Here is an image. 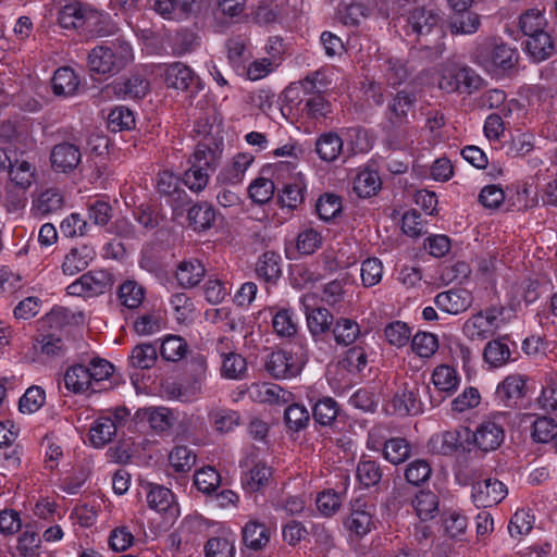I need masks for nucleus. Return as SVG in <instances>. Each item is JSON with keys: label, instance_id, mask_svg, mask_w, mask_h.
Masks as SVG:
<instances>
[{"label": "nucleus", "instance_id": "nucleus-1", "mask_svg": "<svg viewBox=\"0 0 557 557\" xmlns=\"http://www.w3.org/2000/svg\"><path fill=\"white\" fill-rule=\"evenodd\" d=\"M222 158V148L219 145L199 143L189 159V168L184 172L183 183L194 191L201 193L208 186L210 173L214 172Z\"/></svg>", "mask_w": 557, "mask_h": 557}, {"label": "nucleus", "instance_id": "nucleus-2", "mask_svg": "<svg viewBox=\"0 0 557 557\" xmlns=\"http://www.w3.org/2000/svg\"><path fill=\"white\" fill-rule=\"evenodd\" d=\"M134 59L132 46L124 39L95 47L88 54L87 63L91 73L115 75Z\"/></svg>", "mask_w": 557, "mask_h": 557}, {"label": "nucleus", "instance_id": "nucleus-3", "mask_svg": "<svg viewBox=\"0 0 557 557\" xmlns=\"http://www.w3.org/2000/svg\"><path fill=\"white\" fill-rule=\"evenodd\" d=\"M471 60L486 72L500 76L511 71L518 62L517 50L505 44L485 38L473 49Z\"/></svg>", "mask_w": 557, "mask_h": 557}, {"label": "nucleus", "instance_id": "nucleus-4", "mask_svg": "<svg viewBox=\"0 0 557 557\" xmlns=\"http://www.w3.org/2000/svg\"><path fill=\"white\" fill-rule=\"evenodd\" d=\"M438 88L446 94L472 95L484 86V79L470 66L454 62L437 69Z\"/></svg>", "mask_w": 557, "mask_h": 557}, {"label": "nucleus", "instance_id": "nucleus-5", "mask_svg": "<svg viewBox=\"0 0 557 557\" xmlns=\"http://www.w3.org/2000/svg\"><path fill=\"white\" fill-rule=\"evenodd\" d=\"M306 362L305 348L295 344L289 349L271 352L267 359L265 369L275 379H292L301 372Z\"/></svg>", "mask_w": 557, "mask_h": 557}, {"label": "nucleus", "instance_id": "nucleus-6", "mask_svg": "<svg viewBox=\"0 0 557 557\" xmlns=\"http://www.w3.org/2000/svg\"><path fill=\"white\" fill-rule=\"evenodd\" d=\"M113 275L107 270H91L66 287V293L70 296L92 298L104 294L113 285Z\"/></svg>", "mask_w": 557, "mask_h": 557}, {"label": "nucleus", "instance_id": "nucleus-7", "mask_svg": "<svg viewBox=\"0 0 557 557\" xmlns=\"http://www.w3.org/2000/svg\"><path fill=\"white\" fill-rule=\"evenodd\" d=\"M440 20L441 16L436 10L424 5L413 7L400 16L405 35L414 36L417 39L429 35Z\"/></svg>", "mask_w": 557, "mask_h": 557}, {"label": "nucleus", "instance_id": "nucleus-8", "mask_svg": "<svg viewBox=\"0 0 557 557\" xmlns=\"http://www.w3.org/2000/svg\"><path fill=\"white\" fill-rule=\"evenodd\" d=\"M503 414H494L483 420L471 433L474 446L483 451L496 450L505 440Z\"/></svg>", "mask_w": 557, "mask_h": 557}, {"label": "nucleus", "instance_id": "nucleus-9", "mask_svg": "<svg viewBox=\"0 0 557 557\" xmlns=\"http://www.w3.org/2000/svg\"><path fill=\"white\" fill-rule=\"evenodd\" d=\"M420 388L414 381L401 383L391 401L393 413L400 417L422 413L426 406L420 396Z\"/></svg>", "mask_w": 557, "mask_h": 557}, {"label": "nucleus", "instance_id": "nucleus-10", "mask_svg": "<svg viewBox=\"0 0 557 557\" xmlns=\"http://www.w3.org/2000/svg\"><path fill=\"white\" fill-rule=\"evenodd\" d=\"M97 17V11L81 0L60 2L57 13L58 24L64 29H81Z\"/></svg>", "mask_w": 557, "mask_h": 557}, {"label": "nucleus", "instance_id": "nucleus-11", "mask_svg": "<svg viewBox=\"0 0 557 557\" xmlns=\"http://www.w3.org/2000/svg\"><path fill=\"white\" fill-rule=\"evenodd\" d=\"M375 506L361 498L350 504V512L344 524L356 536L362 537L375 529Z\"/></svg>", "mask_w": 557, "mask_h": 557}, {"label": "nucleus", "instance_id": "nucleus-12", "mask_svg": "<svg viewBox=\"0 0 557 557\" xmlns=\"http://www.w3.org/2000/svg\"><path fill=\"white\" fill-rule=\"evenodd\" d=\"M165 84L169 88L198 94L203 86L200 77L186 64L173 62L164 71Z\"/></svg>", "mask_w": 557, "mask_h": 557}, {"label": "nucleus", "instance_id": "nucleus-13", "mask_svg": "<svg viewBox=\"0 0 557 557\" xmlns=\"http://www.w3.org/2000/svg\"><path fill=\"white\" fill-rule=\"evenodd\" d=\"M508 494L507 486L499 480L488 478L472 484L471 499L478 508L499 504Z\"/></svg>", "mask_w": 557, "mask_h": 557}, {"label": "nucleus", "instance_id": "nucleus-14", "mask_svg": "<svg viewBox=\"0 0 557 557\" xmlns=\"http://www.w3.org/2000/svg\"><path fill=\"white\" fill-rule=\"evenodd\" d=\"M255 157L249 152H238L218 173L215 181L221 186H239Z\"/></svg>", "mask_w": 557, "mask_h": 557}, {"label": "nucleus", "instance_id": "nucleus-15", "mask_svg": "<svg viewBox=\"0 0 557 557\" xmlns=\"http://www.w3.org/2000/svg\"><path fill=\"white\" fill-rule=\"evenodd\" d=\"M82 160L79 148L71 143L64 141L53 146L50 153V162L53 171L58 173L73 172Z\"/></svg>", "mask_w": 557, "mask_h": 557}, {"label": "nucleus", "instance_id": "nucleus-16", "mask_svg": "<svg viewBox=\"0 0 557 557\" xmlns=\"http://www.w3.org/2000/svg\"><path fill=\"white\" fill-rule=\"evenodd\" d=\"M96 256V249L91 245L81 244L72 247L62 261L63 274L73 276L84 271L95 260Z\"/></svg>", "mask_w": 557, "mask_h": 557}, {"label": "nucleus", "instance_id": "nucleus-17", "mask_svg": "<svg viewBox=\"0 0 557 557\" xmlns=\"http://www.w3.org/2000/svg\"><path fill=\"white\" fill-rule=\"evenodd\" d=\"M472 295L465 288H451L435 296L437 308L449 314H459L468 310L472 305Z\"/></svg>", "mask_w": 557, "mask_h": 557}, {"label": "nucleus", "instance_id": "nucleus-18", "mask_svg": "<svg viewBox=\"0 0 557 557\" xmlns=\"http://www.w3.org/2000/svg\"><path fill=\"white\" fill-rule=\"evenodd\" d=\"M525 382L521 374L506 376L496 387V400L507 408L515 406L525 394Z\"/></svg>", "mask_w": 557, "mask_h": 557}, {"label": "nucleus", "instance_id": "nucleus-19", "mask_svg": "<svg viewBox=\"0 0 557 557\" xmlns=\"http://www.w3.org/2000/svg\"><path fill=\"white\" fill-rule=\"evenodd\" d=\"M65 388L73 394H83L88 391L98 392L90 380V373L84 363H76L69 367L63 376Z\"/></svg>", "mask_w": 557, "mask_h": 557}, {"label": "nucleus", "instance_id": "nucleus-20", "mask_svg": "<svg viewBox=\"0 0 557 557\" xmlns=\"http://www.w3.org/2000/svg\"><path fill=\"white\" fill-rule=\"evenodd\" d=\"M146 498L149 508L157 512H165L171 517H175L178 513L174 502V494L163 485L149 484Z\"/></svg>", "mask_w": 557, "mask_h": 557}, {"label": "nucleus", "instance_id": "nucleus-21", "mask_svg": "<svg viewBox=\"0 0 557 557\" xmlns=\"http://www.w3.org/2000/svg\"><path fill=\"white\" fill-rule=\"evenodd\" d=\"M34 349L46 358L63 357L67 351V344L61 332H48L39 334L34 343Z\"/></svg>", "mask_w": 557, "mask_h": 557}, {"label": "nucleus", "instance_id": "nucleus-22", "mask_svg": "<svg viewBox=\"0 0 557 557\" xmlns=\"http://www.w3.org/2000/svg\"><path fill=\"white\" fill-rule=\"evenodd\" d=\"M138 417L148 422L151 430L158 434L169 431L176 417L174 411L166 407H147L138 411Z\"/></svg>", "mask_w": 557, "mask_h": 557}, {"label": "nucleus", "instance_id": "nucleus-23", "mask_svg": "<svg viewBox=\"0 0 557 557\" xmlns=\"http://www.w3.org/2000/svg\"><path fill=\"white\" fill-rule=\"evenodd\" d=\"M511 360V349L506 337L487 342L483 349V361L490 369H498Z\"/></svg>", "mask_w": 557, "mask_h": 557}, {"label": "nucleus", "instance_id": "nucleus-24", "mask_svg": "<svg viewBox=\"0 0 557 557\" xmlns=\"http://www.w3.org/2000/svg\"><path fill=\"white\" fill-rule=\"evenodd\" d=\"M461 434L458 430H447L433 434L428 448L431 453L442 456H451L461 446Z\"/></svg>", "mask_w": 557, "mask_h": 557}, {"label": "nucleus", "instance_id": "nucleus-25", "mask_svg": "<svg viewBox=\"0 0 557 557\" xmlns=\"http://www.w3.org/2000/svg\"><path fill=\"white\" fill-rule=\"evenodd\" d=\"M64 207V195L55 187L42 190L33 201L32 210L36 215L45 216L55 213Z\"/></svg>", "mask_w": 557, "mask_h": 557}, {"label": "nucleus", "instance_id": "nucleus-26", "mask_svg": "<svg viewBox=\"0 0 557 557\" xmlns=\"http://www.w3.org/2000/svg\"><path fill=\"white\" fill-rule=\"evenodd\" d=\"M195 0H154L153 10L165 20L181 21L188 17Z\"/></svg>", "mask_w": 557, "mask_h": 557}, {"label": "nucleus", "instance_id": "nucleus-27", "mask_svg": "<svg viewBox=\"0 0 557 557\" xmlns=\"http://www.w3.org/2000/svg\"><path fill=\"white\" fill-rule=\"evenodd\" d=\"M117 431V423L112 417H100L89 430V442L95 448H102L110 443Z\"/></svg>", "mask_w": 557, "mask_h": 557}, {"label": "nucleus", "instance_id": "nucleus-28", "mask_svg": "<svg viewBox=\"0 0 557 557\" xmlns=\"http://www.w3.org/2000/svg\"><path fill=\"white\" fill-rule=\"evenodd\" d=\"M307 95L300 109L304 117L310 121H321L332 113V104L321 91Z\"/></svg>", "mask_w": 557, "mask_h": 557}, {"label": "nucleus", "instance_id": "nucleus-29", "mask_svg": "<svg viewBox=\"0 0 557 557\" xmlns=\"http://www.w3.org/2000/svg\"><path fill=\"white\" fill-rule=\"evenodd\" d=\"M525 51L535 62H542L550 58L555 52V46L550 35L543 30L528 38Z\"/></svg>", "mask_w": 557, "mask_h": 557}, {"label": "nucleus", "instance_id": "nucleus-30", "mask_svg": "<svg viewBox=\"0 0 557 557\" xmlns=\"http://www.w3.org/2000/svg\"><path fill=\"white\" fill-rule=\"evenodd\" d=\"M383 476V470L377 460L371 459L370 456L362 455L356 468V478L364 487L377 485Z\"/></svg>", "mask_w": 557, "mask_h": 557}, {"label": "nucleus", "instance_id": "nucleus-31", "mask_svg": "<svg viewBox=\"0 0 557 557\" xmlns=\"http://www.w3.org/2000/svg\"><path fill=\"white\" fill-rule=\"evenodd\" d=\"M306 190L307 184L304 177L301 175L294 177L278 191V199L282 207L292 210L298 208L305 200Z\"/></svg>", "mask_w": 557, "mask_h": 557}, {"label": "nucleus", "instance_id": "nucleus-32", "mask_svg": "<svg viewBox=\"0 0 557 557\" xmlns=\"http://www.w3.org/2000/svg\"><path fill=\"white\" fill-rule=\"evenodd\" d=\"M481 26V16L469 10L454 11L449 20V30L453 35H472Z\"/></svg>", "mask_w": 557, "mask_h": 557}, {"label": "nucleus", "instance_id": "nucleus-33", "mask_svg": "<svg viewBox=\"0 0 557 557\" xmlns=\"http://www.w3.org/2000/svg\"><path fill=\"white\" fill-rule=\"evenodd\" d=\"M51 85L54 95L70 97L75 95L77 91L79 81L71 67L63 66L54 72V75L51 79Z\"/></svg>", "mask_w": 557, "mask_h": 557}, {"label": "nucleus", "instance_id": "nucleus-34", "mask_svg": "<svg viewBox=\"0 0 557 557\" xmlns=\"http://www.w3.org/2000/svg\"><path fill=\"white\" fill-rule=\"evenodd\" d=\"M497 329L480 311L471 315L462 326V333L471 341L485 339L492 336Z\"/></svg>", "mask_w": 557, "mask_h": 557}, {"label": "nucleus", "instance_id": "nucleus-35", "mask_svg": "<svg viewBox=\"0 0 557 557\" xmlns=\"http://www.w3.org/2000/svg\"><path fill=\"white\" fill-rule=\"evenodd\" d=\"M270 541V531L265 524L249 521L243 529L244 544L253 550L262 549Z\"/></svg>", "mask_w": 557, "mask_h": 557}, {"label": "nucleus", "instance_id": "nucleus-36", "mask_svg": "<svg viewBox=\"0 0 557 557\" xmlns=\"http://www.w3.org/2000/svg\"><path fill=\"white\" fill-rule=\"evenodd\" d=\"M272 476V470L265 463H256L242 476V484L245 491L255 493L268 485Z\"/></svg>", "mask_w": 557, "mask_h": 557}, {"label": "nucleus", "instance_id": "nucleus-37", "mask_svg": "<svg viewBox=\"0 0 557 557\" xmlns=\"http://www.w3.org/2000/svg\"><path fill=\"white\" fill-rule=\"evenodd\" d=\"M148 91L149 82L140 75H133L114 85L115 95L122 98L141 99Z\"/></svg>", "mask_w": 557, "mask_h": 557}, {"label": "nucleus", "instance_id": "nucleus-38", "mask_svg": "<svg viewBox=\"0 0 557 557\" xmlns=\"http://www.w3.org/2000/svg\"><path fill=\"white\" fill-rule=\"evenodd\" d=\"M411 455V445L400 436L391 437L382 451L383 458L392 465L404 463Z\"/></svg>", "mask_w": 557, "mask_h": 557}, {"label": "nucleus", "instance_id": "nucleus-39", "mask_svg": "<svg viewBox=\"0 0 557 557\" xmlns=\"http://www.w3.org/2000/svg\"><path fill=\"white\" fill-rule=\"evenodd\" d=\"M343 150V140L335 133L321 135L315 143V151L325 162L335 161Z\"/></svg>", "mask_w": 557, "mask_h": 557}, {"label": "nucleus", "instance_id": "nucleus-40", "mask_svg": "<svg viewBox=\"0 0 557 557\" xmlns=\"http://www.w3.org/2000/svg\"><path fill=\"white\" fill-rule=\"evenodd\" d=\"M205 275V268L198 260L183 261L177 267L176 280L185 288L196 286Z\"/></svg>", "mask_w": 557, "mask_h": 557}, {"label": "nucleus", "instance_id": "nucleus-41", "mask_svg": "<svg viewBox=\"0 0 557 557\" xmlns=\"http://www.w3.org/2000/svg\"><path fill=\"white\" fill-rule=\"evenodd\" d=\"M209 419L214 430L222 434L232 432L240 423V414L228 408L212 409Z\"/></svg>", "mask_w": 557, "mask_h": 557}, {"label": "nucleus", "instance_id": "nucleus-42", "mask_svg": "<svg viewBox=\"0 0 557 557\" xmlns=\"http://www.w3.org/2000/svg\"><path fill=\"white\" fill-rule=\"evenodd\" d=\"M412 506L422 521L433 519L438 510V497L431 491H420L416 494Z\"/></svg>", "mask_w": 557, "mask_h": 557}, {"label": "nucleus", "instance_id": "nucleus-43", "mask_svg": "<svg viewBox=\"0 0 557 557\" xmlns=\"http://www.w3.org/2000/svg\"><path fill=\"white\" fill-rule=\"evenodd\" d=\"M189 224L195 231H206L212 227L215 221V211L207 202H199L188 210Z\"/></svg>", "mask_w": 557, "mask_h": 557}, {"label": "nucleus", "instance_id": "nucleus-44", "mask_svg": "<svg viewBox=\"0 0 557 557\" xmlns=\"http://www.w3.org/2000/svg\"><path fill=\"white\" fill-rule=\"evenodd\" d=\"M272 326L277 336L292 337L298 330L296 314L289 309L281 308L272 317Z\"/></svg>", "mask_w": 557, "mask_h": 557}, {"label": "nucleus", "instance_id": "nucleus-45", "mask_svg": "<svg viewBox=\"0 0 557 557\" xmlns=\"http://www.w3.org/2000/svg\"><path fill=\"white\" fill-rule=\"evenodd\" d=\"M188 351L186 341L178 335H166L160 346L161 357L171 362L182 360Z\"/></svg>", "mask_w": 557, "mask_h": 557}, {"label": "nucleus", "instance_id": "nucleus-46", "mask_svg": "<svg viewBox=\"0 0 557 557\" xmlns=\"http://www.w3.org/2000/svg\"><path fill=\"white\" fill-rule=\"evenodd\" d=\"M519 28L524 36H531L545 30L547 20L544 12L539 9H530L522 13L519 17Z\"/></svg>", "mask_w": 557, "mask_h": 557}, {"label": "nucleus", "instance_id": "nucleus-47", "mask_svg": "<svg viewBox=\"0 0 557 557\" xmlns=\"http://www.w3.org/2000/svg\"><path fill=\"white\" fill-rule=\"evenodd\" d=\"M9 176L16 186L26 189L33 184L35 168L28 161L18 159L14 153V162L9 168Z\"/></svg>", "mask_w": 557, "mask_h": 557}, {"label": "nucleus", "instance_id": "nucleus-48", "mask_svg": "<svg viewBox=\"0 0 557 557\" xmlns=\"http://www.w3.org/2000/svg\"><path fill=\"white\" fill-rule=\"evenodd\" d=\"M195 451L185 445L174 447L169 455V462L177 473H186L196 465Z\"/></svg>", "mask_w": 557, "mask_h": 557}, {"label": "nucleus", "instance_id": "nucleus-49", "mask_svg": "<svg viewBox=\"0 0 557 557\" xmlns=\"http://www.w3.org/2000/svg\"><path fill=\"white\" fill-rule=\"evenodd\" d=\"M432 382L438 391L453 393L457 389L460 379L454 368L442 364L434 369Z\"/></svg>", "mask_w": 557, "mask_h": 557}, {"label": "nucleus", "instance_id": "nucleus-50", "mask_svg": "<svg viewBox=\"0 0 557 557\" xmlns=\"http://www.w3.org/2000/svg\"><path fill=\"white\" fill-rule=\"evenodd\" d=\"M117 297L124 307L136 309L145 298V288L136 281L127 280L119 287Z\"/></svg>", "mask_w": 557, "mask_h": 557}, {"label": "nucleus", "instance_id": "nucleus-51", "mask_svg": "<svg viewBox=\"0 0 557 557\" xmlns=\"http://www.w3.org/2000/svg\"><path fill=\"white\" fill-rule=\"evenodd\" d=\"M158 359V350L151 344H139L135 346L128 358L129 364L135 369H150Z\"/></svg>", "mask_w": 557, "mask_h": 557}, {"label": "nucleus", "instance_id": "nucleus-52", "mask_svg": "<svg viewBox=\"0 0 557 557\" xmlns=\"http://www.w3.org/2000/svg\"><path fill=\"white\" fill-rule=\"evenodd\" d=\"M203 552L206 557H235V540L232 535L210 537Z\"/></svg>", "mask_w": 557, "mask_h": 557}, {"label": "nucleus", "instance_id": "nucleus-53", "mask_svg": "<svg viewBox=\"0 0 557 557\" xmlns=\"http://www.w3.org/2000/svg\"><path fill=\"white\" fill-rule=\"evenodd\" d=\"M281 257L274 252H264L257 264V274L267 282L276 281L282 274Z\"/></svg>", "mask_w": 557, "mask_h": 557}, {"label": "nucleus", "instance_id": "nucleus-54", "mask_svg": "<svg viewBox=\"0 0 557 557\" xmlns=\"http://www.w3.org/2000/svg\"><path fill=\"white\" fill-rule=\"evenodd\" d=\"M284 421L288 431L299 432L307 428L310 413L304 405L292 404L284 411Z\"/></svg>", "mask_w": 557, "mask_h": 557}, {"label": "nucleus", "instance_id": "nucleus-55", "mask_svg": "<svg viewBox=\"0 0 557 557\" xmlns=\"http://www.w3.org/2000/svg\"><path fill=\"white\" fill-rule=\"evenodd\" d=\"M338 414V405L331 397L319 399L312 408V417L320 425H331Z\"/></svg>", "mask_w": 557, "mask_h": 557}, {"label": "nucleus", "instance_id": "nucleus-56", "mask_svg": "<svg viewBox=\"0 0 557 557\" xmlns=\"http://www.w3.org/2000/svg\"><path fill=\"white\" fill-rule=\"evenodd\" d=\"M381 180L373 171L360 172L354 181V190L361 198H368L377 193Z\"/></svg>", "mask_w": 557, "mask_h": 557}, {"label": "nucleus", "instance_id": "nucleus-57", "mask_svg": "<svg viewBox=\"0 0 557 557\" xmlns=\"http://www.w3.org/2000/svg\"><path fill=\"white\" fill-rule=\"evenodd\" d=\"M247 361L240 354L221 360V375L227 380H242L247 374Z\"/></svg>", "mask_w": 557, "mask_h": 557}, {"label": "nucleus", "instance_id": "nucleus-58", "mask_svg": "<svg viewBox=\"0 0 557 557\" xmlns=\"http://www.w3.org/2000/svg\"><path fill=\"white\" fill-rule=\"evenodd\" d=\"M382 72L388 85L395 87L404 83L409 75L406 63L400 59L388 58L382 64Z\"/></svg>", "mask_w": 557, "mask_h": 557}, {"label": "nucleus", "instance_id": "nucleus-59", "mask_svg": "<svg viewBox=\"0 0 557 557\" xmlns=\"http://www.w3.org/2000/svg\"><path fill=\"white\" fill-rule=\"evenodd\" d=\"M360 334L359 324L350 319H339L334 327L333 335L338 345L348 346L352 344Z\"/></svg>", "mask_w": 557, "mask_h": 557}, {"label": "nucleus", "instance_id": "nucleus-60", "mask_svg": "<svg viewBox=\"0 0 557 557\" xmlns=\"http://www.w3.org/2000/svg\"><path fill=\"white\" fill-rule=\"evenodd\" d=\"M308 329L312 335H320L330 330L332 313L325 308H313L306 312Z\"/></svg>", "mask_w": 557, "mask_h": 557}, {"label": "nucleus", "instance_id": "nucleus-61", "mask_svg": "<svg viewBox=\"0 0 557 557\" xmlns=\"http://www.w3.org/2000/svg\"><path fill=\"white\" fill-rule=\"evenodd\" d=\"M108 126L112 132L132 129L135 126V116L133 111L124 106L115 107L109 113Z\"/></svg>", "mask_w": 557, "mask_h": 557}, {"label": "nucleus", "instance_id": "nucleus-62", "mask_svg": "<svg viewBox=\"0 0 557 557\" xmlns=\"http://www.w3.org/2000/svg\"><path fill=\"white\" fill-rule=\"evenodd\" d=\"M535 517L531 509H518L511 517L508 531L512 537L528 534L534 524Z\"/></svg>", "mask_w": 557, "mask_h": 557}, {"label": "nucleus", "instance_id": "nucleus-63", "mask_svg": "<svg viewBox=\"0 0 557 557\" xmlns=\"http://www.w3.org/2000/svg\"><path fill=\"white\" fill-rule=\"evenodd\" d=\"M411 348L419 357L430 358L438 349L437 337L432 333L419 332L412 337Z\"/></svg>", "mask_w": 557, "mask_h": 557}, {"label": "nucleus", "instance_id": "nucleus-64", "mask_svg": "<svg viewBox=\"0 0 557 557\" xmlns=\"http://www.w3.org/2000/svg\"><path fill=\"white\" fill-rule=\"evenodd\" d=\"M532 436L539 443H548L557 436V422L549 417H539L533 422Z\"/></svg>", "mask_w": 557, "mask_h": 557}]
</instances>
